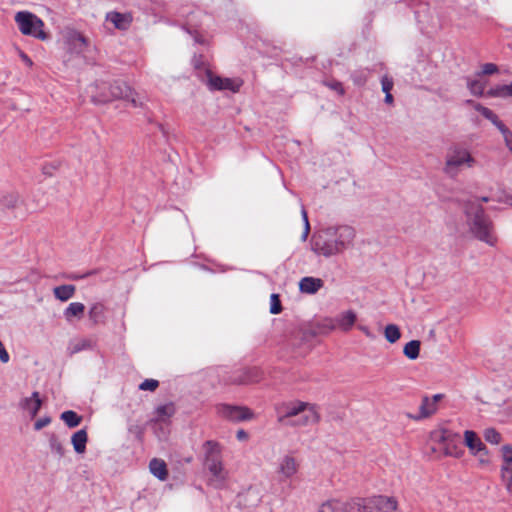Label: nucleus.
<instances>
[{"label": "nucleus", "instance_id": "obj_1", "mask_svg": "<svg viewBox=\"0 0 512 512\" xmlns=\"http://www.w3.org/2000/svg\"><path fill=\"white\" fill-rule=\"evenodd\" d=\"M355 236V229L349 225L329 226L313 237L312 250L329 258L351 248Z\"/></svg>", "mask_w": 512, "mask_h": 512}, {"label": "nucleus", "instance_id": "obj_2", "mask_svg": "<svg viewBox=\"0 0 512 512\" xmlns=\"http://www.w3.org/2000/svg\"><path fill=\"white\" fill-rule=\"evenodd\" d=\"M467 221L473 236L488 244L495 246L497 239L493 233V224L479 204H470L466 207Z\"/></svg>", "mask_w": 512, "mask_h": 512}, {"label": "nucleus", "instance_id": "obj_3", "mask_svg": "<svg viewBox=\"0 0 512 512\" xmlns=\"http://www.w3.org/2000/svg\"><path fill=\"white\" fill-rule=\"evenodd\" d=\"M102 89L105 90V92L100 95L92 96V101L96 104H102L116 99H123L129 101L133 107H138L140 105L135 98L136 93L124 81L115 80L109 84L102 83Z\"/></svg>", "mask_w": 512, "mask_h": 512}, {"label": "nucleus", "instance_id": "obj_4", "mask_svg": "<svg viewBox=\"0 0 512 512\" xmlns=\"http://www.w3.org/2000/svg\"><path fill=\"white\" fill-rule=\"evenodd\" d=\"M475 162L468 149L455 145L446 154L443 171L450 178H455L464 167L471 168Z\"/></svg>", "mask_w": 512, "mask_h": 512}, {"label": "nucleus", "instance_id": "obj_5", "mask_svg": "<svg viewBox=\"0 0 512 512\" xmlns=\"http://www.w3.org/2000/svg\"><path fill=\"white\" fill-rule=\"evenodd\" d=\"M15 22L23 35L31 36L39 40H46L48 38V35L43 30L44 22L31 12H17Z\"/></svg>", "mask_w": 512, "mask_h": 512}, {"label": "nucleus", "instance_id": "obj_6", "mask_svg": "<svg viewBox=\"0 0 512 512\" xmlns=\"http://www.w3.org/2000/svg\"><path fill=\"white\" fill-rule=\"evenodd\" d=\"M397 501L393 497L375 496L352 501L351 512H395Z\"/></svg>", "mask_w": 512, "mask_h": 512}, {"label": "nucleus", "instance_id": "obj_7", "mask_svg": "<svg viewBox=\"0 0 512 512\" xmlns=\"http://www.w3.org/2000/svg\"><path fill=\"white\" fill-rule=\"evenodd\" d=\"M432 440L443 445L446 456L459 458L463 454L461 436L446 428H440L431 433Z\"/></svg>", "mask_w": 512, "mask_h": 512}, {"label": "nucleus", "instance_id": "obj_8", "mask_svg": "<svg viewBox=\"0 0 512 512\" xmlns=\"http://www.w3.org/2000/svg\"><path fill=\"white\" fill-rule=\"evenodd\" d=\"M215 409L218 416L232 422L251 420L254 416L252 410L246 406L220 403L215 406Z\"/></svg>", "mask_w": 512, "mask_h": 512}, {"label": "nucleus", "instance_id": "obj_9", "mask_svg": "<svg viewBox=\"0 0 512 512\" xmlns=\"http://www.w3.org/2000/svg\"><path fill=\"white\" fill-rule=\"evenodd\" d=\"M262 371L258 367L239 368L230 373L225 379L227 384L247 385L257 383L262 379Z\"/></svg>", "mask_w": 512, "mask_h": 512}, {"label": "nucleus", "instance_id": "obj_10", "mask_svg": "<svg viewBox=\"0 0 512 512\" xmlns=\"http://www.w3.org/2000/svg\"><path fill=\"white\" fill-rule=\"evenodd\" d=\"M305 407L306 402L302 401H294L277 405L276 413L278 422L284 425H289V423L293 421L291 418L298 416Z\"/></svg>", "mask_w": 512, "mask_h": 512}, {"label": "nucleus", "instance_id": "obj_11", "mask_svg": "<svg viewBox=\"0 0 512 512\" xmlns=\"http://www.w3.org/2000/svg\"><path fill=\"white\" fill-rule=\"evenodd\" d=\"M207 86L212 91L228 90L238 92L242 86V81L232 78H222L207 71Z\"/></svg>", "mask_w": 512, "mask_h": 512}, {"label": "nucleus", "instance_id": "obj_12", "mask_svg": "<svg viewBox=\"0 0 512 512\" xmlns=\"http://www.w3.org/2000/svg\"><path fill=\"white\" fill-rule=\"evenodd\" d=\"M204 449V466L208 470L212 467H217L223 464L222 461V447L213 440H207L203 444Z\"/></svg>", "mask_w": 512, "mask_h": 512}, {"label": "nucleus", "instance_id": "obj_13", "mask_svg": "<svg viewBox=\"0 0 512 512\" xmlns=\"http://www.w3.org/2000/svg\"><path fill=\"white\" fill-rule=\"evenodd\" d=\"M503 464L501 466L502 481L508 492L512 494V446L502 447Z\"/></svg>", "mask_w": 512, "mask_h": 512}, {"label": "nucleus", "instance_id": "obj_14", "mask_svg": "<svg viewBox=\"0 0 512 512\" xmlns=\"http://www.w3.org/2000/svg\"><path fill=\"white\" fill-rule=\"evenodd\" d=\"M64 43L71 53L80 54L87 46L86 38L76 30H68L64 34Z\"/></svg>", "mask_w": 512, "mask_h": 512}, {"label": "nucleus", "instance_id": "obj_15", "mask_svg": "<svg viewBox=\"0 0 512 512\" xmlns=\"http://www.w3.org/2000/svg\"><path fill=\"white\" fill-rule=\"evenodd\" d=\"M299 417L293 420L289 425L291 426H308L319 422L320 415L317 411L316 405L306 403V407L298 415Z\"/></svg>", "mask_w": 512, "mask_h": 512}, {"label": "nucleus", "instance_id": "obj_16", "mask_svg": "<svg viewBox=\"0 0 512 512\" xmlns=\"http://www.w3.org/2000/svg\"><path fill=\"white\" fill-rule=\"evenodd\" d=\"M106 21L111 22L116 29L126 31L131 26L133 17L131 13L110 11L106 14Z\"/></svg>", "mask_w": 512, "mask_h": 512}, {"label": "nucleus", "instance_id": "obj_17", "mask_svg": "<svg viewBox=\"0 0 512 512\" xmlns=\"http://www.w3.org/2000/svg\"><path fill=\"white\" fill-rule=\"evenodd\" d=\"M437 410L438 406H435V404L430 400V397L425 395L422 397L418 414H408V417L413 420L420 421L432 416L437 412Z\"/></svg>", "mask_w": 512, "mask_h": 512}, {"label": "nucleus", "instance_id": "obj_18", "mask_svg": "<svg viewBox=\"0 0 512 512\" xmlns=\"http://www.w3.org/2000/svg\"><path fill=\"white\" fill-rule=\"evenodd\" d=\"M210 473V478L208 480V484L216 489H222L228 477V472L225 470L224 465L221 464L217 467H212L208 469Z\"/></svg>", "mask_w": 512, "mask_h": 512}, {"label": "nucleus", "instance_id": "obj_19", "mask_svg": "<svg viewBox=\"0 0 512 512\" xmlns=\"http://www.w3.org/2000/svg\"><path fill=\"white\" fill-rule=\"evenodd\" d=\"M19 405L23 410H27L30 413L31 418H34L42 406L39 392L34 391L30 397L23 398Z\"/></svg>", "mask_w": 512, "mask_h": 512}, {"label": "nucleus", "instance_id": "obj_20", "mask_svg": "<svg viewBox=\"0 0 512 512\" xmlns=\"http://www.w3.org/2000/svg\"><path fill=\"white\" fill-rule=\"evenodd\" d=\"M298 466L299 465L294 457L286 455L279 462L278 473L285 479L291 478L297 473Z\"/></svg>", "mask_w": 512, "mask_h": 512}, {"label": "nucleus", "instance_id": "obj_21", "mask_svg": "<svg viewBox=\"0 0 512 512\" xmlns=\"http://www.w3.org/2000/svg\"><path fill=\"white\" fill-rule=\"evenodd\" d=\"M85 312V305L81 302L70 303L63 311V317L67 322H72L74 319L80 320L83 318Z\"/></svg>", "mask_w": 512, "mask_h": 512}, {"label": "nucleus", "instance_id": "obj_22", "mask_svg": "<svg viewBox=\"0 0 512 512\" xmlns=\"http://www.w3.org/2000/svg\"><path fill=\"white\" fill-rule=\"evenodd\" d=\"M323 286L320 278L303 277L299 282V290L306 294H315Z\"/></svg>", "mask_w": 512, "mask_h": 512}, {"label": "nucleus", "instance_id": "obj_23", "mask_svg": "<svg viewBox=\"0 0 512 512\" xmlns=\"http://www.w3.org/2000/svg\"><path fill=\"white\" fill-rule=\"evenodd\" d=\"M356 320V313L352 310H347L336 317L337 328L348 332L354 326Z\"/></svg>", "mask_w": 512, "mask_h": 512}, {"label": "nucleus", "instance_id": "obj_24", "mask_svg": "<svg viewBox=\"0 0 512 512\" xmlns=\"http://www.w3.org/2000/svg\"><path fill=\"white\" fill-rule=\"evenodd\" d=\"M149 470L151 474L159 479L160 481H165L168 478V469L164 460L159 458H153L149 462Z\"/></svg>", "mask_w": 512, "mask_h": 512}, {"label": "nucleus", "instance_id": "obj_25", "mask_svg": "<svg viewBox=\"0 0 512 512\" xmlns=\"http://www.w3.org/2000/svg\"><path fill=\"white\" fill-rule=\"evenodd\" d=\"M352 502H342L339 500H329L323 503L318 512H351Z\"/></svg>", "mask_w": 512, "mask_h": 512}, {"label": "nucleus", "instance_id": "obj_26", "mask_svg": "<svg viewBox=\"0 0 512 512\" xmlns=\"http://www.w3.org/2000/svg\"><path fill=\"white\" fill-rule=\"evenodd\" d=\"M88 435L86 429H80L71 437V443L76 453L83 454L86 451Z\"/></svg>", "mask_w": 512, "mask_h": 512}, {"label": "nucleus", "instance_id": "obj_27", "mask_svg": "<svg viewBox=\"0 0 512 512\" xmlns=\"http://www.w3.org/2000/svg\"><path fill=\"white\" fill-rule=\"evenodd\" d=\"M465 445L471 450L473 454H477L485 449L481 439L477 436L474 431L466 430L464 433Z\"/></svg>", "mask_w": 512, "mask_h": 512}, {"label": "nucleus", "instance_id": "obj_28", "mask_svg": "<svg viewBox=\"0 0 512 512\" xmlns=\"http://www.w3.org/2000/svg\"><path fill=\"white\" fill-rule=\"evenodd\" d=\"M75 292L76 287L72 284L56 286L53 289L54 297L61 302H65L71 299L75 295Z\"/></svg>", "mask_w": 512, "mask_h": 512}, {"label": "nucleus", "instance_id": "obj_29", "mask_svg": "<svg viewBox=\"0 0 512 512\" xmlns=\"http://www.w3.org/2000/svg\"><path fill=\"white\" fill-rule=\"evenodd\" d=\"M88 317L94 325L103 323L105 320V306L100 302L92 304L88 311Z\"/></svg>", "mask_w": 512, "mask_h": 512}, {"label": "nucleus", "instance_id": "obj_30", "mask_svg": "<svg viewBox=\"0 0 512 512\" xmlns=\"http://www.w3.org/2000/svg\"><path fill=\"white\" fill-rule=\"evenodd\" d=\"M475 110L478 111L484 118L491 121L493 125H495L498 130L500 127L504 126L505 124L499 120L498 116L489 108L477 103L474 106Z\"/></svg>", "mask_w": 512, "mask_h": 512}, {"label": "nucleus", "instance_id": "obj_31", "mask_svg": "<svg viewBox=\"0 0 512 512\" xmlns=\"http://www.w3.org/2000/svg\"><path fill=\"white\" fill-rule=\"evenodd\" d=\"M60 419L63 420L69 428L77 427L82 421V417L73 410L62 412Z\"/></svg>", "mask_w": 512, "mask_h": 512}, {"label": "nucleus", "instance_id": "obj_32", "mask_svg": "<svg viewBox=\"0 0 512 512\" xmlns=\"http://www.w3.org/2000/svg\"><path fill=\"white\" fill-rule=\"evenodd\" d=\"M420 345H421V343L418 340L409 341L404 346V349H403L404 355L410 360L417 359L419 357V353H420Z\"/></svg>", "mask_w": 512, "mask_h": 512}, {"label": "nucleus", "instance_id": "obj_33", "mask_svg": "<svg viewBox=\"0 0 512 512\" xmlns=\"http://www.w3.org/2000/svg\"><path fill=\"white\" fill-rule=\"evenodd\" d=\"M49 448L53 454L58 456V458H62L65 455V448L61 441L58 439L57 435L51 433L49 435Z\"/></svg>", "mask_w": 512, "mask_h": 512}, {"label": "nucleus", "instance_id": "obj_34", "mask_svg": "<svg viewBox=\"0 0 512 512\" xmlns=\"http://www.w3.org/2000/svg\"><path fill=\"white\" fill-rule=\"evenodd\" d=\"M155 413L157 415L156 421H164L169 419L175 413V408L172 403L160 405L156 408Z\"/></svg>", "mask_w": 512, "mask_h": 512}, {"label": "nucleus", "instance_id": "obj_35", "mask_svg": "<svg viewBox=\"0 0 512 512\" xmlns=\"http://www.w3.org/2000/svg\"><path fill=\"white\" fill-rule=\"evenodd\" d=\"M316 327L321 333H329L337 328L336 318H322L317 321Z\"/></svg>", "mask_w": 512, "mask_h": 512}, {"label": "nucleus", "instance_id": "obj_36", "mask_svg": "<svg viewBox=\"0 0 512 512\" xmlns=\"http://www.w3.org/2000/svg\"><path fill=\"white\" fill-rule=\"evenodd\" d=\"M488 94L493 97H512V82L508 85H498L490 89Z\"/></svg>", "mask_w": 512, "mask_h": 512}, {"label": "nucleus", "instance_id": "obj_37", "mask_svg": "<svg viewBox=\"0 0 512 512\" xmlns=\"http://www.w3.org/2000/svg\"><path fill=\"white\" fill-rule=\"evenodd\" d=\"M384 335H385L386 340L389 343H395L396 341H398L400 339L401 332H400V329H399V327L397 325H395V324H388L385 327Z\"/></svg>", "mask_w": 512, "mask_h": 512}, {"label": "nucleus", "instance_id": "obj_38", "mask_svg": "<svg viewBox=\"0 0 512 512\" xmlns=\"http://www.w3.org/2000/svg\"><path fill=\"white\" fill-rule=\"evenodd\" d=\"M369 70L365 68H360L354 70L351 74V79L353 83L357 86H363L367 82Z\"/></svg>", "mask_w": 512, "mask_h": 512}, {"label": "nucleus", "instance_id": "obj_39", "mask_svg": "<svg viewBox=\"0 0 512 512\" xmlns=\"http://www.w3.org/2000/svg\"><path fill=\"white\" fill-rule=\"evenodd\" d=\"M19 200V196L16 193H9L0 199V204L7 209H13L16 207Z\"/></svg>", "mask_w": 512, "mask_h": 512}, {"label": "nucleus", "instance_id": "obj_40", "mask_svg": "<svg viewBox=\"0 0 512 512\" xmlns=\"http://www.w3.org/2000/svg\"><path fill=\"white\" fill-rule=\"evenodd\" d=\"M484 438L491 444H499L501 441V434L493 428H488L485 430Z\"/></svg>", "mask_w": 512, "mask_h": 512}, {"label": "nucleus", "instance_id": "obj_41", "mask_svg": "<svg viewBox=\"0 0 512 512\" xmlns=\"http://www.w3.org/2000/svg\"><path fill=\"white\" fill-rule=\"evenodd\" d=\"M467 86L475 96H481L484 92V85L479 80H468Z\"/></svg>", "mask_w": 512, "mask_h": 512}, {"label": "nucleus", "instance_id": "obj_42", "mask_svg": "<svg viewBox=\"0 0 512 512\" xmlns=\"http://www.w3.org/2000/svg\"><path fill=\"white\" fill-rule=\"evenodd\" d=\"M89 348H91V341L88 339H81L71 346V353L75 354Z\"/></svg>", "mask_w": 512, "mask_h": 512}, {"label": "nucleus", "instance_id": "obj_43", "mask_svg": "<svg viewBox=\"0 0 512 512\" xmlns=\"http://www.w3.org/2000/svg\"><path fill=\"white\" fill-rule=\"evenodd\" d=\"M282 311V305L278 294H272L270 297V313L279 314Z\"/></svg>", "mask_w": 512, "mask_h": 512}, {"label": "nucleus", "instance_id": "obj_44", "mask_svg": "<svg viewBox=\"0 0 512 512\" xmlns=\"http://www.w3.org/2000/svg\"><path fill=\"white\" fill-rule=\"evenodd\" d=\"M159 386V382L155 379H145L140 385L139 389L143 391H154Z\"/></svg>", "mask_w": 512, "mask_h": 512}, {"label": "nucleus", "instance_id": "obj_45", "mask_svg": "<svg viewBox=\"0 0 512 512\" xmlns=\"http://www.w3.org/2000/svg\"><path fill=\"white\" fill-rule=\"evenodd\" d=\"M499 131L501 132L507 147L512 151V132L505 125L500 127Z\"/></svg>", "mask_w": 512, "mask_h": 512}, {"label": "nucleus", "instance_id": "obj_46", "mask_svg": "<svg viewBox=\"0 0 512 512\" xmlns=\"http://www.w3.org/2000/svg\"><path fill=\"white\" fill-rule=\"evenodd\" d=\"M324 84L330 89L336 91L339 95H344L345 93L342 83L337 80L326 81Z\"/></svg>", "mask_w": 512, "mask_h": 512}, {"label": "nucleus", "instance_id": "obj_47", "mask_svg": "<svg viewBox=\"0 0 512 512\" xmlns=\"http://www.w3.org/2000/svg\"><path fill=\"white\" fill-rule=\"evenodd\" d=\"M301 214H302V218H303V222H304V231H303V234L301 236V239L303 241H305L307 239L308 235H309V232H310V224H309L307 212H306V210L304 208L302 209Z\"/></svg>", "mask_w": 512, "mask_h": 512}, {"label": "nucleus", "instance_id": "obj_48", "mask_svg": "<svg viewBox=\"0 0 512 512\" xmlns=\"http://www.w3.org/2000/svg\"><path fill=\"white\" fill-rule=\"evenodd\" d=\"M498 72V66L494 63H486L482 66L483 75H491Z\"/></svg>", "mask_w": 512, "mask_h": 512}, {"label": "nucleus", "instance_id": "obj_49", "mask_svg": "<svg viewBox=\"0 0 512 512\" xmlns=\"http://www.w3.org/2000/svg\"><path fill=\"white\" fill-rule=\"evenodd\" d=\"M51 423V418L49 416H45V417H42V418H39L35 423H34V429L36 431H39L41 430L42 428L48 426L49 424Z\"/></svg>", "mask_w": 512, "mask_h": 512}, {"label": "nucleus", "instance_id": "obj_50", "mask_svg": "<svg viewBox=\"0 0 512 512\" xmlns=\"http://www.w3.org/2000/svg\"><path fill=\"white\" fill-rule=\"evenodd\" d=\"M382 91L384 93L390 92L393 88V81L388 77H383L381 80Z\"/></svg>", "mask_w": 512, "mask_h": 512}, {"label": "nucleus", "instance_id": "obj_51", "mask_svg": "<svg viewBox=\"0 0 512 512\" xmlns=\"http://www.w3.org/2000/svg\"><path fill=\"white\" fill-rule=\"evenodd\" d=\"M10 359L9 353L4 347L3 343L0 341V361L2 363H7Z\"/></svg>", "mask_w": 512, "mask_h": 512}, {"label": "nucleus", "instance_id": "obj_52", "mask_svg": "<svg viewBox=\"0 0 512 512\" xmlns=\"http://www.w3.org/2000/svg\"><path fill=\"white\" fill-rule=\"evenodd\" d=\"M358 329L363 332L365 334L366 337L370 338V339H375V335L374 333L371 332V330L369 329V327L365 326V325H358Z\"/></svg>", "mask_w": 512, "mask_h": 512}, {"label": "nucleus", "instance_id": "obj_53", "mask_svg": "<svg viewBox=\"0 0 512 512\" xmlns=\"http://www.w3.org/2000/svg\"><path fill=\"white\" fill-rule=\"evenodd\" d=\"M236 438L239 441H245V440L248 439V433L245 430L240 429V430L237 431Z\"/></svg>", "mask_w": 512, "mask_h": 512}, {"label": "nucleus", "instance_id": "obj_54", "mask_svg": "<svg viewBox=\"0 0 512 512\" xmlns=\"http://www.w3.org/2000/svg\"><path fill=\"white\" fill-rule=\"evenodd\" d=\"M92 274H94V272H93V271L87 272V273L82 274V275H76V274H74V275H71V276H70V279H72V280L84 279V278H86V277H88V276H90V275H92Z\"/></svg>", "mask_w": 512, "mask_h": 512}, {"label": "nucleus", "instance_id": "obj_55", "mask_svg": "<svg viewBox=\"0 0 512 512\" xmlns=\"http://www.w3.org/2000/svg\"><path fill=\"white\" fill-rule=\"evenodd\" d=\"M444 398V394L438 393L433 395L430 400L435 404V406H438V402L441 401Z\"/></svg>", "mask_w": 512, "mask_h": 512}, {"label": "nucleus", "instance_id": "obj_56", "mask_svg": "<svg viewBox=\"0 0 512 512\" xmlns=\"http://www.w3.org/2000/svg\"><path fill=\"white\" fill-rule=\"evenodd\" d=\"M385 103L391 104L393 102V96L390 92L385 93Z\"/></svg>", "mask_w": 512, "mask_h": 512}, {"label": "nucleus", "instance_id": "obj_57", "mask_svg": "<svg viewBox=\"0 0 512 512\" xmlns=\"http://www.w3.org/2000/svg\"><path fill=\"white\" fill-rule=\"evenodd\" d=\"M21 57L27 65L32 66L33 62L26 54L23 53Z\"/></svg>", "mask_w": 512, "mask_h": 512}, {"label": "nucleus", "instance_id": "obj_58", "mask_svg": "<svg viewBox=\"0 0 512 512\" xmlns=\"http://www.w3.org/2000/svg\"><path fill=\"white\" fill-rule=\"evenodd\" d=\"M44 174H47L49 172V169H46V167L43 168Z\"/></svg>", "mask_w": 512, "mask_h": 512}, {"label": "nucleus", "instance_id": "obj_59", "mask_svg": "<svg viewBox=\"0 0 512 512\" xmlns=\"http://www.w3.org/2000/svg\"><path fill=\"white\" fill-rule=\"evenodd\" d=\"M44 174H47L49 172V169H46V167L43 168Z\"/></svg>", "mask_w": 512, "mask_h": 512}, {"label": "nucleus", "instance_id": "obj_60", "mask_svg": "<svg viewBox=\"0 0 512 512\" xmlns=\"http://www.w3.org/2000/svg\"><path fill=\"white\" fill-rule=\"evenodd\" d=\"M481 200H482L483 202H487V201H488V198H487V197H483Z\"/></svg>", "mask_w": 512, "mask_h": 512}, {"label": "nucleus", "instance_id": "obj_61", "mask_svg": "<svg viewBox=\"0 0 512 512\" xmlns=\"http://www.w3.org/2000/svg\"><path fill=\"white\" fill-rule=\"evenodd\" d=\"M195 40H196V42H198V43H202V41H201L198 37H196V38H195Z\"/></svg>", "mask_w": 512, "mask_h": 512}]
</instances>
